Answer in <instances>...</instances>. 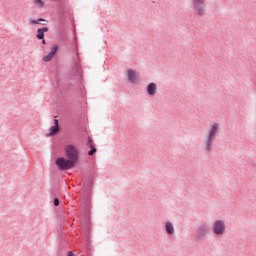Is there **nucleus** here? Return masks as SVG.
<instances>
[{
    "instance_id": "obj_18",
    "label": "nucleus",
    "mask_w": 256,
    "mask_h": 256,
    "mask_svg": "<svg viewBox=\"0 0 256 256\" xmlns=\"http://www.w3.org/2000/svg\"><path fill=\"white\" fill-rule=\"evenodd\" d=\"M54 127H59V120L54 119Z\"/></svg>"
},
{
    "instance_id": "obj_19",
    "label": "nucleus",
    "mask_w": 256,
    "mask_h": 256,
    "mask_svg": "<svg viewBox=\"0 0 256 256\" xmlns=\"http://www.w3.org/2000/svg\"><path fill=\"white\" fill-rule=\"evenodd\" d=\"M67 256H75V253H74L73 251H69V252L67 253Z\"/></svg>"
},
{
    "instance_id": "obj_10",
    "label": "nucleus",
    "mask_w": 256,
    "mask_h": 256,
    "mask_svg": "<svg viewBox=\"0 0 256 256\" xmlns=\"http://www.w3.org/2000/svg\"><path fill=\"white\" fill-rule=\"evenodd\" d=\"M146 91L150 97H155L157 95V84L155 82H151L147 85Z\"/></svg>"
},
{
    "instance_id": "obj_3",
    "label": "nucleus",
    "mask_w": 256,
    "mask_h": 256,
    "mask_svg": "<svg viewBox=\"0 0 256 256\" xmlns=\"http://www.w3.org/2000/svg\"><path fill=\"white\" fill-rule=\"evenodd\" d=\"M91 185L92 182H88L87 188H84L81 197V211L86 219H89V216L91 215Z\"/></svg>"
},
{
    "instance_id": "obj_14",
    "label": "nucleus",
    "mask_w": 256,
    "mask_h": 256,
    "mask_svg": "<svg viewBox=\"0 0 256 256\" xmlns=\"http://www.w3.org/2000/svg\"><path fill=\"white\" fill-rule=\"evenodd\" d=\"M57 133H59V126H52L50 128L49 135L53 136V135H57Z\"/></svg>"
},
{
    "instance_id": "obj_7",
    "label": "nucleus",
    "mask_w": 256,
    "mask_h": 256,
    "mask_svg": "<svg viewBox=\"0 0 256 256\" xmlns=\"http://www.w3.org/2000/svg\"><path fill=\"white\" fill-rule=\"evenodd\" d=\"M72 73L78 77V79H81V76L83 75V68L81 67V58H79V52L76 53V56L74 58V66L72 68Z\"/></svg>"
},
{
    "instance_id": "obj_9",
    "label": "nucleus",
    "mask_w": 256,
    "mask_h": 256,
    "mask_svg": "<svg viewBox=\"0 0 256 256\" xmlns=\"http://www.w3.org/2000/svg\"><path fill=\"white\" fill-rule=\"evenodd\" d=\"M58 49H59V46L54 45L51 48L50 52L46 56L43 57V61L45 63H48V61H51V59H53V57H55V54L57 53Z\"/></svg>"
},
{
    "instance_id": "obj_1",
    "label": "nucleus",
    "mask_w": 256,
    "mask_h": 256,
    "mask_svg": "<svg viewBox=\"0 0 256 256\" xmlns=\"http://www.w3.org/2000/svg\"><path fill=\"white\" fill-rule=\"evenodd\" d=\"M65 157H58L55 161L60 171H69L73 169L79 161V150L73 144H68L64 148Z\"/></svg>"
},
{
    "instance_id": "obj_13",
    "label": "nucleus",
    "mask_w": 256,
    "mask_h": 256,
    "mask_svg": "<svg viewBox=\"0 0 256 256\" xmlns=\"http://www.w3.org/2000/svg\"><path fill=\"white\" fill-rule=\"evenodd\" d=\"M47 31H49V27L38 28L36 38L45 39V33H47Z\"/></svg>"
},
{
    "instance_id": "obj_16",
    "label": "nucleus",
    "mask_w": 256,
    "mask_h": 256,
    "mask_svg": "<svg viewBox=\"0 0 256 256\" xmlns=\"http://www.w3.org/2000/svg\"><path fill=\"white\" fill-rule=\"evenodd\" d=\"M34 2L36 5H38L39 9L43 8L45 5V2H43V0H35Z\"/></svg>"
},
{
    "instance_id": "obj_8",
    "label": "nucleus",
    "mask_w": 256,
    "mask_h": 256,
    "mask_svg": "<svg viewBox=\"0 0 256 256\" xmlns=\"http://www.w3.org/2000/svg\"><path fill=\"white\" fill-rule=\"evenodd\" d=\"M128 81L130 83H133L134 85H137L141 81V74L137 72V70L129 69L127 72Z\"/></svg>"
},
{
    "instance_id": "obj_20",
    "label": "nucleus",
    "mask_w": 256,
    "mask_h": 256,
    "mask_svg": "<svg viewBox=\"0 0 256 256\" xmlns=\"http://www.w3.org/2000/svg\"><path fill=\"white\" fill-rule=\"evenodd\" d=\"M40 41H42V45H47V42L45 41V38L40 39Z\"/></svg>"
},
{
    "instance_id": "obj_4",
    "label": "nucleus",
    "mask_w": 256,
    "mask_h": 256,
    "mask_svg": "<svg viewBox=\"0 0 256 256\" xmlns=\"http://www.w3.org/2000/svg\"><path fill=\"white\" fill-rule=\"evenodd\" d=\"M211 235V226L207 222L201 223L195 232V239L198 243H203Z\"/></svg>"
},
{
    "instance_id": "obj_2",
    "label": "nucleus",
    "mask_w": 256,
    "mask_h": 256,
    "mask_svg": "<svg viewBox=\"0 0 256 256\" xmlns=\"http://www.w3.org/2000/svg\"><path fill=\"white\" fill-rule=\"evenodd\" d=\"M220 129L221 125L217 122L210 126L208 133L203 140V150L205 153H213V147L215 145V141L217 140V135H219Z\"/></svg>"
},
{
    "instance_id": "obj_21",
    "label": "nucleus",
    "mask_w": 256,
    "mask_h": 256,
    "mask_svg": "<svg viewBox=\"0 0 256 256\" xmlns=\"http://www.w3.org/2000/svg\"><path fill=\"white\" fill-rule=\"evenodd\" d=\"M51 1H57L58 3H61L63 0H51Z\"/></svg>"
},
{
    "instance_id": "obj_11",
    "label": "nucleus",
    "mask_w": 256,
    "mask_h": 256,
    "mask_svg": "<svg viewBox=\"0 0 256 256\" xmlns=\"http://www.w3.org/2000/svg\"><path fill=\"white\" fill-rule=\"evenodd\" d=\"M87 146L90 149V151H88V155L90 157H93V155H95V153H97V148L95 147V144H93V139H91V137H88Z\"/></svg>"
},
{
    "instance_id": "obj_6",
    "label": "nucleus",
    "mask_w": 256,
    "mask_h": 256,
    "mask_svg": "<svg viewBox=\"0 0 256 256\" xmlns=\"http://www.w3.org/2000/svg\"><path fill=\"white\" fill-rule=\"evenodd\" d=\"M227 231V224L225 220L217 219L212 224V232L215 237H223Z\"/></svg>"
},
{
    "instance_id": "obj_15",
    "label": "nucleus",
    "mask_w": 256,
    "mask_h": 256,
    "mask_svg": "<svg viewBox=\"0 0 256 256\" xmlns=\"http://www.w3.org/2000/svg\"><path fill=\"white\" fill-rule=\"evenodd\" d=\"M41 21H45V19H43V18H39L37 20L29 19V23H31L32 25H39L41 23Z\"/></svg>"
},
{
    "instance_id": "obj_12",
    "label": "nucleus",
    "mask_w": 256,
    "mask_h": 256,
    "mask_svg": "<svg viewBox=\"0 0 256 256\" xmlns=\"http://www.w3.org/2000/svg\"><path fill=\"white\" fill-rule=\"evenodd\" d=\"M165 231L167 235H173L175 233V226L171 221L165 222Z\"/></svg>"
},
{
    "instance_id": "obj_5",
    "label": "nucleus",
    "mask_w": 256,
    "mask_h": 256,
    "mask_svg": "<svg viewBox=\"0 0 256 256\" xmlns=\"http://www.w3.org/2000/svg\"><path fill=\"white\" fill-rule=\"evenodd\" d=\"M194 15L205 17L207 15V0H192Z\"/></svg>"
},
{
    "instance_id": "obj_17",
    "label": "nucleus",
    "mask_w": 256,
    "mask_h": 256,
    "mask_svg": "<svg viewBox=\"0 0 256 256\" xmlns=\"http://www.w3.org/2000/svg\"><path fill=\"white\" fill-rule=\"evenodd\" d=\"M54 205L55 207H59V198L54 199Z\"/></svg>"
}]
</instances>
